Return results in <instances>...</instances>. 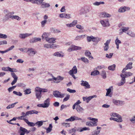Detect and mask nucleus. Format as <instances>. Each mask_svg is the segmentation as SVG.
<instances>
[{
    "mask_svg": "<svg viewBox=\"0 0 135 135\" xmlns=\"http://www.w3.org/2000/svg\"><path fill=\"white\" fill-rule=\"evenodd\" d=\"M124 74H120V76L122 79L120 80V82L117 84V85L119 86L123 85L126 82V78H127L129 76H132L133 75L132 73L130 72H124Z\"/></svg>",
    "mask_w": 135,
    "mask_h": 135,
    "instance_id": "f257e3e1",
    "label": "nucleus"
},
{
    "mask_svg": "<svg viewBox=\"0 0 135 135\" xmlns=\"http://www.w3.org/2000/svg\"><path fill=\"white\" fill-rule=\"evenodd\" d=\"M87 41L90 42L91 41L95 42L96 41H99L100 40V39L98 38L93 37L92 36H87L86 37Z\"/></svg>",
    "mask_w": 135,
    "mask_h": 135,
    "instance_id": "f03ea898",
    "label": "nucleus"
},
{
    "mask_svg": "<svg viewBox=\"0 0 135 135\" xmlns=\"http://www.w3.org/2000/svg\"><path fill=\"white\" fill-rule=\"evenodd\" d=\"M53 95L56 97L63 98L65 95L64 94H62L58 91H54L53 93Z\"/></svg>",
    "mask_w": 135,
    "mask_h": 135,
    "instance_id": "7ed1b4c3",
    "label": "nucleus"
},
{
    "mask_svg": "<svg viewBox=\"0 0 135 135\" xmlns=\"http://www.w3.org/2000/svg\"><path fill=\"white\" fill-rule=\"evenodd\" d=\"M35 90L36 98L39 100L41 99L42 97L41 93L37 87L35 88Z\"/></svg>",
    "mask_w": 135,
    "mask_h": 135,
    "instance_id": "20e7f679",
    "label": "nucleus"
},
{
    "mask_svg": "<svg viewBox=\"0 0 135 135\" xmlns=\"http://www.w3.org/2000/svg\"><path fill=\"white\" fill-rule=\"evenodd\" d=\"M39 5H41V7L42 8H47L50 6V5L49 3L46 2H43L37 4Z\"/></svg>",
    "mask_w": 135,
    "mask_h": 135,
    "instance_id": "39448f33",
    "label": "nucleus"
},
{
    "mask_svg": "<svg viewBox=\"0 0 135 135\" xmlns=\"http://www.w3.org/2000/svg\"><path fill=\"white\" fill-rule=\"evenodd\" d=\"M81 48H82L81 47L72 45L71 47L69 48L68 49V51L69 52H71L74 50H80Z\"/></svg>",
    "mask_w": 135,
    "mask_h": 135,
    "instance_id": "423d86ee",
    "label": "nucleus"
},
{
    "mask_svg": "<svg viewBox=\"0 0 135 135\" xmlns=\"http://www.w3.org/2000/svg\"><path fill=\"white\" fill-rule=\"evenodd\" d=\"M11 75L12 76L14 79L13 80L11 83L12 85H13L16 83L18 79V77L14 72H11Z\"/></svg>",
    "mask_w": 135,
    "mask_h": 135,
    "instance_id": "0eeeda50",
    "label": "nucleus"
},
{
    "mask_svg": "<svg viewBox=\"0 0 135 135\" xmlns=\"http://www.w3.org/2000/svg\"><path fill=\"white\" fill-rule=\"evenodd\" d=\"M32 35L31 33H20L19 35V37L21 39H24L26 37L30 36Z\"/></svg>",
    "mask_w": 135,
    "mask_h": 135,
    "instance_id": "6e6552de",
    "label": "nucleus"
},
{
    "mask_svg": "<svg viewBox=\"0 0 135 135\" xmlns=\"http://www.w3.org/2000/svg\"><path fill=\"white\" fill-rule=\"evenodd\" d=\"M100 22L102 26L104 27H108L109 25L108 19H106L105 20H101L100 21Z\"/></svg>",
    "mask_w": 135,
    "mask_h": 135,
    "instance_id": "1a4fd4ad",
    "label": "nucleus"
},
{
    "mask_svg": "<svg viewBox=\"0 0 135 135\" xmlns=\"http://www.w3.org/2000/svg\"><path fill=\"white\" fill-rule=\"evenodd\" d=\"M132 62H129L126 66V67L124 68L122 71V73L125 72L126 70L128 69H131L132 68Z\"/></svg>",
    "mask_w": 135,
    "mask_h": 135,
    "instance_id": "9d476101",
    "label": "nucleus"
},
{
    "mask_svg": "<svg viewBox=\"0 0 135 135\" xmlns=\"http://www.w3.org/2000/svg\"><path fill=\"white\" fill-rule=\"evenodd\" d=\"M81 85L82 86H84L85 89H89L90 88V85L86 81H84L82 80L81 81Z\"/></svg>",
    "mask_w": 135,
    "mask_h": 135,
    "instance_id": "9b49d317",
    "label": "nucleus"
},
{
    "mask_svg": "<svg viewBox=\"0 0 135 135\" xmlns=\"http://www.w3.org/2000/svg\"><path fill=\"white\" fill-rule=\"evenodd\" d=\"M86 125L88 126H94L97 125V123L95 120L91 121H88L86 123Z\"/></svg>",
    "mask_w": 135,
    "mask_h": 135,
    "instance_id": "f8f14e48",
    "label": "nucleus"
},
{
    "mask_svg": "<svg viewBox=\"0 0 135 135\" xmlns=\"http://www.w3.org/2000/svg\"><path fill=\"white\" fill-rule=\"evenodd\" d=\"M89 12V8L84 9L82 8L79 11V14L81 15L87 13Z\"/></svg>",
    "mask_w": 135,
    "mask_h": 135,
    "instance_id": "ddd939ff",
    "label": "nucleus"
},
{
    "mask_svg": "<svg viewBox=\"0 0 135 135\" xmlns=\"http://www.w3.org/2000/svg\"><path fill=\"white\" fill-rule=\"evenodd\" d=\"M99 16L100 17H111V15L105 12H103L100 13Z\"/></svg>",
    "mask_w": 135,
    "mask_h": 135,
    "instance_id": "4468645a",
    "label": "nucleus"
},
{
    "mask_svg": "<svg viewBox=\"0 0 135 135\" xmlns=\"http://www.w3.org/2000/svg\"><path fill=\"white\" fill-rule=\"evenodd\" d=\"M110 39L107 40L105 43L104 44L105 46L104 47V51H107L109 48V45L110 41Z\"/></svg>",
    "mask_w": 135,
    "mask_h": 135,
    "instance_id": "2eb2a0df",
    "label": "nucleus"
},
{
    "mask_svg": "<svg viewBox=\"0 0 135 135\" xmlns=\"http://www.w3.org/2000/svg\"><path fill=\"white\" fill-rule=\"evenodd\" d=\"M27 131L28 130L26 129L21 127H20L19 132H20V135H24Z\"/></svg>",
    "mask_w": 135,
    "mask_h": 135,
    "instance_id": "dca6fc26",
    "label": "nucleus"
},
{
    "mask_svg": "<svg viewBox=\"0 0 135 135\" xmlns=\"http://www.w3.org/2000/svg\"><path fill=\"white\" fill-rule=\"evenodd\" d=\"M12 16L11 15V13H9L6 14L5 16L3 18V20L5 21L8 20L9 18H11L12 19Z\"/></svg>",
    "mask_w": 135,
    "mask_h": 135,
    "instance_id": "f3484780",
    "label": "nucleus"
},
{
    "mask_svg": "<svg viewBox=\"0 0 135 135\" xmlns=\"http://www.w3.org/2000/svg\"><path fill=\"white\" fill-rule=\"evenodd\" d=\"M50 98H48L44 101L43 103L46 108H48L50 105Z\"/></svg>",
    "mask_w": 135,
    "mask_h": 135,
    "instance_id": "a211bd4d",
    "label": "nucleus"
},
{
    "mask_svg": "<svg viewBox=\"0 0 135 135\" xmlns=\"http://www.w3.org/2000/svg\"><path fill=\"white\" fill-rule=\"evenodd\" d=\"M23 120L27 123L28 125L30 127H34L35 125V123H34L33 122H29L28 120L27 119H26L25 118H23Z\"/></svg>",
    "mask_w": 135,
    "mask_h": 135,
    "instance_id": "6ab92c4d",
    "label": "nucleus"
},
{
    "mask_svg": "<svg viewBox=\"0 0 135 135\" xmlns=\"http://www.w3.org/2000/svg\"><path fill=\"white\" fill-rule=\"evenodd\" d=\"M77 73V69L76 66H74L72 69L70 70L69 73H71L73 74H76Z\"/></svg>",
    "mask_w": 135,
    "mask_h": 135,
    "instance_id": "aec40b11",
    "label": "nucleus"
},
{
    "mask_svg": "<svg viewBox=\"0 0 135 135\" xmlns=\"http://www.w3.org/2000/svg\"><path fill=\"white\" fill-rule=\"evenodd\" d=\"M56 39L54 38H49L46 39V41L49 43H54Z\"/></svg>",
    "mask_w": 135,
    "mask_h": 135,
    "instance_id": "412c9836",
    "label": "nucleus"
},
{
    "mask_svg": "<svg viewBox=\"0 0 135 135\" xmlns=\"http://www.w3.org/2000/svg\"><path fill=\"white\" fill-rule=\"evenodd\" d=\"M85 35H82L80 36H76L75 39V40H80L82 39L85 37Z\"/></svg>",
    "mask_w": 135,
    "mask_h": 135,
    "instance_id": "4be33fe9",
    "label": "nucleus"
},
{
    "mask_svg": "<svg viewBox=\"0 0 135 135\" xmlns=\"http://www.w3.org/2000/svg\"><path fill=\"white\" fill-rule=\"evenodd\" d=\"M83 100L84 101H86L87 103H88L89 101L92 99L93 98L92 97L89 96L88 97H83Z\"/></svg>",
    "mask_w": 135,
    "mask_h": 135,
    "instance_id": "5701e85b",
    "label": "nucleus"
},
{
    "mask_svg": "<svg viewBox=\"0 0 135 135\" xmlns=\"http://www.w3.org/2000/svg\"><path fill=\"white\" fill-rule=\"evenodd\" d=\"M129 29V28L128 27H123L122 29V31L119 32V34L122 35L123 32L126 33V31H127Z\"/></svg>",
    "mask_w": 135,
    "mask_h": 135,
    "instance_id": "b1692460",
    "label": "nucleus"
},
{
    "mask_svg": "<svg viewBox=\"0 0 135 135\" xmlns=\"http://www.w3.org/2000/svg\"><path fill=\"white\" fill-rule=\"evenodd\" d=\"M27 52L33 54L34 55L37 52L36 51H34L33 49L32 48H28L27 51Z\"/></svg>",
    "mask_w": 135,
    "mask_h": 135,
    "instance_id": "393cba45",
    "label": "nucleus"
},
{
    "mask_svg": "<svg viewBox=\"0 0 135 135\" xmlns=\"http://www.w3.org/2000/svg\"><path fill=\"white\" fill-rule=\"evenodd\" d=\"M18 103V102H16L14 103L9 104L7 107L6 108L7 109L12 108L15 107V105Z\"/></svg>",
    "mask_w": 135,
    "mask_h": 135,
    "instance_id": "a878e982",
    "label": "nucleus"
},
{
    "mask_svg": "<svg viewBox=\"0 0 135 135\" xmlns=\"http://www.w3.org/2000/svg\"><path fill=\"white\" fill-rule=\"evenodd\" d=\"M85 55L89 57V58H91V59H93V57L91 56V53L88 51H86L85 53Z\"/></svg>",
    "mask_w": 135,
    "mask_h": 135,
    "instance_id": "bb28decb",
    "label": "nucleus"
},
{
    "mask_svg": "<svg viewBox=\"0 0 135 135\" xmlns=\"http://www.w3.org/2000/svg\"><path fill=\"white\" fill-rule=\"evenodd\" d=\"M76 109L77 111L79 112H82L83 110V108L79 105H78L76 106Z\"/></svg>",
    "mask_w": 135,
    "mask_h": 135,
    "instance_id": "cd10ccee",
    "label": "nucleus"
},
{
    "mask_svg": "<svg viewBox=\"0 0 135 135\" xmlns=\"http://www.w3.org/2000/svg\"><path fill=\"white\" fill-rule=\"evenodd\" d=\"M53 55L55 56L60 57H62L64 56L63 55L61 54L59 52H56L54 53Z\"/></svg>",
    "mask_w": 135,
    "mask_h": 135,
    "instance_id": "c85d7f7f",
    "label": "nucleus"
},
{
    "mask_svg": "<svg viewBox=\"0 0 135 135\" xmlns=\"http://www.w3.org/2000/svg\"><path fill=\"white\" fill-rule=\"evenodd\" d=\"M52 124H50L49 127L46 129V132L47 133L50 132L52 130Z\"/></svg>",
    "mask_w": 135,
    "mask_h": 135,
    "instance_id": "c756f323",
    "label": "nucleus"
},
{
    "mask_svg": "<svg viewBox=\"0 0 135 135\" xmlns=\"http://www.w3.org/2000/svg\"><path fill=\"white\" fill-rule=\"evenodd\" d=\"M117 118H115L114 121H115L118 122H122V117L120 115L119 117H117Z\"/></svg>",
    "mask_w": 135,
    "mask_h": 135,
    "instance_id": "7c9ffc66",
    "label": "nucleus"
},
{
    "mask_svg": "<svg viewBox=\"0 0 135 135\" xmlns=\"http://www.w3.org/2000/svg\"><path fill=\"white\" fill-rule=\"evenodd\" d=\"M43 122L42 121H38L35 123V125L38 126V127H39L41 126L43 124Z\"/></svg>",
    "mask_w": 135,
    "mask_h": 135,
    "instance_id": "2f4dec72",
    "label": "nucleus"
},
{
    "mask_svg": "<svg viewBox=\"0 0 135 135\" xmlns=\"http://www.w3.org/2000/svg\"><path fill=\"white\" fill-rule=\"evenodd\" d=\"M49 33H46V32L42 34V39L45 38L46 40V39L48 38Z\"/></svg>",
    "mask_w": 135,
    "mask_h": 135,
    "instance_id": "473e14b6",
    "label": "nucleus"
},
{
    "mask_svg": "<svg viewBox=\"0 0 135 135\" xmlns=\"http://www.w3.org/2000/svg\"><path fill=\"white\" fill-rule=\"evenodd\" d=\"M99 72L97 70H95L91 72V75L95 76L99 74Z\"/></svg>",
    "mask_w": 135,
    "mask_h": 135,
    "instance_id": "72a5a7b5",
    "label": "nucleus"
},
{
    "mask_svg": "<svg viewBox=\"0 0 135 135\" xmlns=\"http://www.w3.org/2000/svg\"><path fill=\"white\" fill-rule=\"evenodd\" d=\"M127 34L132 37H135V33H133L132 31H129Z\"/></svg>",
    "mask_w": 135,
    "mask_h": 135,
    "instance_id": "f704fd0d",
    "label": "nucleus"
},
{
    "mask_svg": "<svg viewBox=\"0 0 135 135\" xmlns=\"http://www.w3.org/2000/svg\"><path fill=\"white\" fill-rule=\"evenodd\" d=\"M115 64H113L112 65L109 66L108 68L109 70L113 71L115 70Z\"/></svg>",
    "mask_w": 135,
    "mask_h": 135,
    "instance_id": "c9c22d12",
    "label": "nucleus"
},
{
    "mask_svg": "<svg viewBox=\"0 0 135 135\" xmlns=\"http://www.w3.org/2000/svg\"><path fill=\"white\" fill-rule=\"evenodd\" d=\"M118 11L119 13H122L125 12V10L124 9V7H120L118 9Z\"/></svg>",
    "mask_w": 135,
    "mask_h": 135,
    "instance_id": "e433bc0d",
    "label": "nucleus"
},
{
    "mask_svg": "<svg viewBox=\"0 0 135 135\" xmlns=\"http://www.w3.org/2000/svg\"><path fill=\"white\" fill-rule=\"evenodd\" d=\"M37 88H38V89L40 90L41 93L46 92L48 91V90L47 89L41 88L38 87H37Z\"/></svg>",
    "mask_w": 135,
    "mask_h": 135,
    "instance_id": "4c0bfd02",
    "label": "nucleus"
},
{
    "mask_svg": "<svg viewBox=\"0 0 135 135\" xmlns=\"http://www.w3.org/2000/svg\"><path fill=\"white\" fill-rule=\"evenodd\" d=\"M51 31L54 33H59L61 32L60 30L53 28H51Z\"/></svg>",
    "mask_w": 135,
    "mask_h": 135,
    "instance_id": "58836bf2",
    "label": "nucleus"
},
{
    "mask_svg": "<svg viewBox=\"0 0 135 135\" xmlns=\"http://www.w3.org/2000/svg\"><path fill=\"white\" fill-rule=\"evenodd\" d=\"M101 75L102 77L104 79H105L106 78V75L105 72L104 70L102 71L101 73Z\"/></svg>",
    "mask_w": 135,
    "mask_h": 135,
    "instance_id": "ea45409f",
    "label": "nucleus"
},
{
    "mask_svg": "<svg viewBox=\"0 0 135 135\" xmlns=\"http://www.w3.org/2000/svg\"><path fill=\"white\" fill-rule=\"evenodd\" d=\"M81 60L86 63H89L88 60L85 57H81Z\"/></svg>",
    "mask_w": 135,
    "mask_h": 135,
    "instance_id": "a19ab883",
    "label": "nucleus"
},
{
    "mask_svg": "<svg viewBox=\"0 0 135 135\" xmlns=\"http://www.w3.org/2000/svg\"><path fill=\"white\" fill-rule=\"evenodd\" d=\"M104 3L103 2H96L94 3L93 4L95 6H99L100 4H103Z\"/></svg>",
    "mask_w": 135,
    "mask_h": 135,
    "instance_id": "79ce46f5",
    "label": "nucleus"
},
{
    "mask_svg": "<svg viewBox=\"0 0 135 135\" xmlns=\"http://www.w3.org/2000/svg\"><path fill=\"white\" fill-rule=\"evenodd\" d=\"M17 86L18 87H20L23 88H24L26 86V85L23 83H18L17 84Z\"/></svg>",
    "mask_w": 135,
    "mask_h": 135,
    "instance_id": "37998d69",
    "label": "nucleus"
},
{
    "mask_svg": "<svg viewBox=\"0 0 135 135\" xmlns=\"http://www.w3.org/2000/svg\"><path fill=\"white\" fill-rule=\"evenodd\" d=\"M31 90L30 89H27L25 90L24 91L25 92V94H30L31 92Z\"/></svg>",
    "mask_w": 135,
    "mask_h": 135,
    "instance_id": "c03bdc74",
    "label": "nucleus"
},
{
    "mask_svg": "<svg viewBox=\"0 0 135 135\" xmlns=\"http://www.w3.org/2000/svg\"><path fill=\"white\" fill-rule=\"evenodd\" d=\"M12 19H16L18 21H20V20L21 18L20 17L17 16L15 15L12 16Z\"/></svg>",
    "mask_w": 135,
    "mask_h": 135,
    "instance_id": "a18cd8bd",
    "label": "nucleus"
},
{
    "mask_svg": "<svg viewBox=\"0 0 135 135\" xmlns=\"http://www.w3.org/2000/svg\"><path fill=\"white\" fill-rule=\"evenodd\" d=\"M120 115L116 113H113L110 114L111 116H113L114 117H119Z\"/></svg>",
    "mask_w": 135,
    "mask_h": 135,
    "instance_id": "49530a36",
    "label": "nucleus"
},
{
    "mask_svg": "<svg viewBox=\"0 0 135 135\" xmlns=\"http://www.w3.org/2000/svg\"><path fill=\"white\" fill-rule=\"evenodd\" d=\"M13 93L14 94L19 96H21L22 95V94L20 92H17L15 91H13Z\"/></svg>",
    "mask_w": 135,
    "mask_h": 135,
    "instance_id": "de8ad7c7",
    "label": "nucleus"
},
{
    "mask_svg": "<svg viewBox=\"0 0 135 135\" xmlns=\"http://www.w3.org/2000/svg\"><path fill=\"white\" fill-rule=\"evenodd\" d=\"M7 37V36L6 35L0 33V38L6 39Z\"/></svg>",
    "mask_w": 135,
    "mask_h": 135,
    "instance_id": "09e8293b",
    "label": "nucleus"
},
{
    "mask_svg": "<svg viewBox=\"0 0 135 135\" xmlns=\"http://www.w3.org/2000/svg\"><path fill=\"white\" fill-rule=\"evenodd\" d=\"M74 118L75 119V120H79L81 121L82 122H83L84 121L81 118H79L78 117L76 116H74Z\"/></svg>",
    "mask_w": 135,
    "mask_h": 135,
    "instance_id": "8fccbe9b",
    "label": "nucleus"
},
{
    "mask_svg": "<svg viewBox=\"0 0 135 135\" xmlns=\"http://www.w3.org/2000/svg\"><path fill=\"white\" fill-rule=\"evenodd\" d=\"M17 86L16 85L13 86L11 87H9V88L8 90L9 92H10L13 90Z\"/></svg>",
    "mask_w": 135,
    "mask_h": 135,
    "instance_id": "3c124183",
    "label": "nucleus"
},
{
    "mask_svg": "<svg viewBox=\"0 0 135 135\" xmlns=\"http://www.w3.org/2000/svg\"><path fill=\"white\" fill-rule=\"evenodd\" d=\"M90 129V128H89L85 127L81 128L80 130L79 131L80 132H82L84 131L89 130Z\"/></svg>",
    "mask_w": 135,
    "mask_h": 135,
    "instance_id": "603ef678",
    "label": "nucleus"
},
{
    "mask_svg": "<svg viewBox=\"0 0 135 135\" xmlns=\"http://www.w3.org/2000/svg\"><path fill=\"white\" fill-rule=\"evenodd\" d=\"M9 68H10L9 67H3L2 68V70L4 71H9Z\"/></svg>",
    "mask_w": 135,
    "mask_h": 135,
    "instance_id": "864d4df0",
    "label": "nucleus"
},
{
    "mask_svg": "<svg viewBox=\"0 0 135 135\" xmlns=\"http://www.w3.org/2000/svg\"><path fill=\"white\" fill-rule=\"evenodd\" d=\"M67 90L70 93H75L76 92V91L75 90L71 89L69 88L67 89Z\"/></svg>",
    "mask_w": 135,
    "mask_h": 135,
    "instance_id": "5fc2aeb1",
    "label": "nucleus"
},
{
    "mask_svg": "<svg viewBox=\"0 0 135 135\" xmlns=\"http://www.w3.org/2000/svg\"><path fill=\"white\" fill-rule=\"evenodd\" d=\"M70 95L69 94L67 95L66 96L64 99L63 102H65L68 100L70 98Z\"/></svg>",
    "mask_w": 135,
    "mask_h": 135,
    "instance_id": "6e6d98bb",
    "label": "nucleus"
},
{
    "mask_svg": "<svg viewBox=\"0 0 135 135\" xmlns=\"http://www.w3.org/2000/svg\"><path fill=\"white\" fill-rule=\"evenodd\" d=\"M106 90H107V92L106 93V96H108L111 92V89L109 88V89H106Z\"/></svg>",
    "mask_w": 135,
    "mask_h": 135,
    "instance_id": "4d7b16f0",
    "label": "nucleus"
},
{
    "mask_svg": "<svg viewBox=\"0 0 135 135\" xmlns=\"http://www.w3.org/2000/svg\"><path fill=\"white\" fill-rule=\"evenodd\" d=\"M100 132V130L95 131L93 133V135H98Z\"/></svg>",
    "mask_w": 135,
    "mask_h": 135,
    "instance_id": "13d9d810",
    "label": "nucleus"
},
{
    "mask_svg": "<svg viewBox=\"0 0 135 135\" xmlns=\"http://www.w3.org/2000/svg\"><path fill=\"white\" fill-rule=\"evenodd\" d=\"M119 100L114 99L113 100V103L114 104L117 105H119Z\"/></svg>",
    "mask_w": 135,
    "mask_h": 135,
    "instance_id": "bf43d9fd",
    "label": "nucleus"
},
{
    "mask_svg": "<svg viewBox=\"0 0 135 135\" xmlns=\"http://www.w3.org/2000/svg\"><path fill=\"white\" fill-rule=\"evenodd\" d=\"M17 70L15 68H9V71L11 72H17Z\"/></svg>",
    "mask_w": 135,
    "mask_h": 135,
    "instance_id": "052dcab7",
    "label": "nucleus"
},
{
    "mask_svg": "<svg viewBox=\"0 0 135 135\" xmlns=\"http://www.w3.org/2000/svg\"><path fill=\"white\" fill-rule=\"evenodd\" d=\"M113 54L112 53H110L109 55L108 54H106V57L108 58H112Z\"/></svg>",
    "mask_w": 135,
    "mask_h": 135,
    "instance_id": "680f3d73",
    "label": "nucleus"
},
{
    "mask_svg": "<svg viewBox=\"0 0 135 135\" xmlns=\"http://www.w3.org/2000/svg\"><path fill=\"white\" fill-rule=\"evenodd\" d=\"M62 125L65 126V127H70V124L68 123H62Z\"/></svg>",
    "mask_w": 135,
    "mask_h": 135,
    "instance_id": "e2e57ef3",
    "label": "nucleus"
},
{
    "mask_svg": "<svg viewBox=\"0 0 135 135\" xmlns=\"http://www.w3.org/2000/svg\"><path fill=\"white\" fill-rule=\"evenodd\" d=\"M69 105H65L64 104H62L61 105L60 107V110H62V109L65 108H66L68 107H69Z\"/></svg>",
    "mask_w": 135,
    "mask_h": 135,
    "instance_id": "0e129e2a",
    "label": "nucleus"
},
{
    "mask_svg": "<svg viewBox=\"0 0 135 135\" xmlns=\"http://www.w3.org/2000/svg\"><path fill=\"white\" fill-rule=\"evenodd\" d=\"M46 20H44L42 21L41 22L42 27H44L45 26V25L46 23Z\"/></svg>",
    "mask_w": 135,
    "mask_h": 135,
    "instance_id": "69168bd1",
    "label": "nucleus"
},
{
    "mask_svg": "<svg viewBox=\"0 0 135 135\" xmlns=\"http://www.w3.org/2000/svg\"><path fill=\"white\" fill-rule=\"evenodd\" d=\"M36 41L35 37L32 38L30 40V42L31 43H32L36 42Z\"/></svg>",
    "mask_w": 135,
    "mask_h": 135,
    "instance_id": "338daca9",
    "label": "nucleus"
},
{
    "mask_svg": "<svg viewBox=\"0 0 135 135\" xmlns=\"http://www.w3.org/2000/svg\"><path fill=\"white\" fill-rule=\"evenodd\" d=\"M27 49L26 48H21L19 49V50L22 51L23 52H27Z\"/></svg>",
    "mask_w": 135,
    "mask_h": 135,
    "instance_id": "774afa93",
    "label": "nucleus"
}]
</instances>
